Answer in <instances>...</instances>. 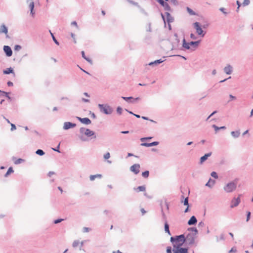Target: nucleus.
I'll use <instances>...</instances> for the list:
<instances>
[{"instance_id":"obj_10","label":"nucleus","mask_w":253,"mask_h":253,"mask_svg":"<svg viewBox=\"0 0 253 253\" xmlns=\"http://www.w3.org/2000/svg\"><path fill=\"white\" fill-rule=\"evenodd\" d=\"M201 40H198L196 41H191L189 42L190 46L191 47V50H195V49L199 46L201 42Z\"/></svg>"},{"instance_id":"obj_2","label":"nucleus","mask_w":253,"mask_h":253,"mask_svg":"<svg viewBox=\"0 0 253 253\" xmlns=\"http://www.w3.org/2000/svg\"><path fill=\"white\" fill-rule=\"evenodd\" d=\"M170 242L173 244H178V243H182V244L186 242V238L184 234H181L170 237Z\"/></svg>"},{"instance_id":"obj_33","label":"nucleus","mask_w":253,"mask_h":253,"mask_svg":"<svg viewBox=\"0 0 253 253\" xmlns=\"http://www.w3.org/2000/svg\"><path fill=\"white\" fill-rule=\"evenodd\" d=\"M187 230L189 231L193 232L192 233H193L194 235H197L198 233V231L197 229L195 227H189L187 229Z\"/></svg>"},{"instance_id":"obj_64","label":"nucleus","mask_w":253,"mask_h":253,"mask_svg":"<svg viewBox=\"0 0 253 253\" xmlns=\"http://www.w3.org/2000/svg\"><path fill=\"white\" fill-rule=\"evenodd\" d=\"M190 38L193 40H196L197 39V37L193 33L190 34Z\"/></svg>"},{"instance_id":"obj_35","label":"nucleus","mask_w":253,"mask_h":253,"mask_svg":"<svg viewBox=\"0 0 253 253\" xmlns=\"http://www.w3.org/2000/svg\"><path fill=\"white\" fill-rule=\"evenodd\" d=\"M13 172H14V170H13L12 167H10L8 169L6 172L4 174V176L7 177L10 174L13 173Z\"/></svg>"},{"instance_id":"obj_49","label":"nucleus","mask_w":253,"mask_h":253,"mask_svg":"<svg viewBox=\"0 0 253 253\" xmlns=\"http://www.w3.org/2000/svg\"><path fill=\"white\" fill-rule=\"evenodd\" d=\"M251 212L250 211L247 212V218L246 221L248 222L251 218Z\"/></svg>"},{"instance_id":"obj_54","label":"nucleus","mask_w":253,"mask_h":253,"mask_svg":"<svg viewBox=\"0 0 253 253\" xmlns=\"http://www.w3.org/2000/svg\"><path fill=\"white\" fill-rule=\"evenodd\" d=\"M139 8L140 9V12L142 14H144L146 16H148V13L143 8L141 7L140 6Z\"/></svg>"},{"instance_id":"obj_55","label":"nucleus","mask_w":253,"mask_h":253,"mask_svg":"<svg viewBox=\"0 0 253 253\" xmlns=\"http://www.w3.org/2000/svg\"><path fill=\"white\" fill-rule=\"evenodd\" d=\"M250 3V0H244V2L243 3V5L244 6L248 5Z\"/></svg>"},{"instance_id":"obj_34","label":"nucleus","mask_w":253,"mask_h":253,"mask_svg":"<svg viewBox=\"0 0 253 253\" xmlns=\"http://www.w3.org/2000/svg\"><path fill=\"white\" fill-rule=\"evenodd\" d=\"M212 127L214 129V130L216 132H217L218 130H219L220 129H225L226 128L225 126H222L219 127V126H216L215 125H213L212 126Z\"/></svg>"},{"instance_id":"obj_11","label":"nucleus","mask_w":253,"mask_h":253,"mask_svg":"<svg viewBox=\"0 0 253 253\" xmlns=\"http://www.w3.org/2000/svg\"><path fill=\"white\" fill-rule=\"evenodd\" d=\"M76 126L75 123H73L70 122H65L64 124L63 129L64 130H68L69 129L75 127Z\"/></svg>"},{"instance_id":"obj_3","label":"nucleus","mask_w":253,"mask_h":253,"mask_svg":"<svg viewBox=\"0 0 253 253\" xmlns=\"http://www.w3.org/2000/svg\"><path fill=\"white\" fill-rule=\"evenodd\" d=\"M182 243L173 244L172 251L174 253H188L187 248H182Z\"/></svg>"},{"instance_id":"obj_60","label":"nucleus","mask_w":253,"mask_h":253,"mask_svg":"<svg viewBox=\"0 0 253 253\" xmlns=\"http://www.w3.org/2000/svg\"><path fill=\"white\" fill-rule=\"evenodd\" d=\"M157 1L159 2L162 6L167 2L164 0H157Z\"/></svg>"},{"instance_id":"obj_21","label":"nucleus","mask_w":253,"mask_h":253,"mask_svg":"<svg viewBox=\"0 0 253 253\" xmlns=\"http://www.w3.org/2000/svg\"><path fill=\"white\" fill-rule=\"evenodd\" d=\"M3 74L4 75H9L12 74L13 77L15 76L14 69L12 67L7 68L3 70Z\"/></svg>"},{"instance_id":"obj_36","label":"nucleus","mask_w":253,"mask_h":253,"mask_svg":"<svg viewBox=\"0 0 253 253\" xmlns=\"http://www.w3.org/2000/svg\"><path fill=\"white\" fill-rule=\"evenodd\" d=\"M160 205L161 207V213L162 215L163 219L165 221V222H166V220H167V217L163 210L162 203H161Z\"/></svg>"},{"instance_id":"obj_1","label":"nucleus","mask_w":253,"mask_h":253,"mask_svg":"<svg viewBox=\"0 0 253 253\" xmlns=\"http://www.w3.org/2000/svg\"><path fill=\"white\" fill-rule=\"evenodd\" d=\"M98 107L100 112L105 115H110L113 112V109L108 104H98Z\"/></svg>"},{"instance_id":"obj_51","label":"nucleus","mask_w":253,"mask_h":253,"mask_svg":"<svg viewBox=\"0 0 253 253\" xmlns=\"http://www.w3.org/2000/svg\"><path fill=\"white\" fill-rule=\"evenodd\" d=\"M64 219L63 218H58L53 221V223L54 224H58L59 223H60L62 221H63Z\"/></svg>"},{"instance_id":"obj_24","label":"nucleus","mask_w":253,"mask_h":253,"mask_svg":"<svg viewBox=\"0 0 253 253\" xmlns=\"http://www.w3.org/2000/svg\"><path fill=\"white\" fill-rule=\"evenodd\" d=\"M224 72L227 75H230L232 72V67L230 65H228L224 67Z\"/></svg>"},{"instance_id":"obj_56","label":"nucleus","mask_w":253,"mask_h":253,"mask_svg":"<svg viewBox=\"0 0 253 253\" xmlns=\"http://www.w3.org/2000/svg\"><path fill=\"white\" fill-rule=\"evenodd\" d=\"M79 243H80L79 241H78L77 240L74 241L73 243V245H72L73 247H74V248L77 247L79 245Z\"/></svg>"},{"instance_id":"obj_53","label":"nucleus","mask_w":253,"mask_h":253,"mask_svg":"<svg viewBox=\"0 0 253 253\" xmlns=\"http://www.w3.org/2000/svg\"><path fill=\"white\" fill-rule=\"evenodd\" d=\"M142 119H143V120H148V121H151V122H153V123H156V122L153 120H151V119H150L149 118H148L147 117H145V116H142L141 117Z\"/></svg>"},{"instance_id":"obj_9","label":"nucleus","mask_w":253,"mask_h":253,"mask_svg":"<svg viewBox=\"0 0 253 253\" xmlns=\"http://www.w3.org/2000/svg\"><path fill=\"white\" fill-rule=\"evenodd\" d=\"M140 166L138 164H135L131 166L130 168V170L135 174H137L140 172L139 169Z\"/></svg>"},{"instance_id":"obj_28","label":"nucleus","mask_w":253,"mask_h":253,"mask_svg":"<svg viewBox=\"0 0 253 253\" xmlns=\"http://www.w3.org/2000/svg\"><path fill=\"white\" fill-rule=\"evenodd\" d=\"M215 181L214 180L212 179L211 178H210L206 184V186H207L210 188H212L213 186L214 185Z\"/></svg>"},{"instance_id":"obj_19","label":"nucleus","mask_w":253,"mask_h":253,"mask_svg":"<svg viewBox=\"0 0 253 253\" xmlns=\"http://www.w3.org/2000/svg\"><path fill=\"white\" fill-rule=\"evenodd\" d=\"M10 92H6L3 90H1L0 89V97L1 96H4L6 97L8 100V101L10 102L12 100V98L9 96Z\"/></svg>"},{"instance_id":"obj_20","label":"nucleus","mask_w":253,"mask_h":253,"mask_svg":"<svg viewBox=\"0 0 253 253\" xmlns=\"http://www.w3.org/2000/svg\"><path fill=\"white\" fill-rule=\"evenodd\" d=\"M159 142L154 141V142H152L151 143H146V142L142 143H141L140 145L142 146L149 147L157 146V145H159Z\"/></svg>"},{"instance_id":"obj_30","label":"nucleus","mask_w":253,"mask_h":253,"mask_svg":"<svg viewBox=\"0 0 253 253\" xmlns=\"http://www.w3.org/2000/svg\"><path fill=\"white\" fill-rule=\"evenodd\" d=\"M231 134L234 138H238L240 135V130L232 131L231 132Z\"/></svg>"},{"instance_id":"obj_62","label":"nucleus","mask_w":253,"mask_h":253,"mask_svg":"<svg viewBox=\"0 0 253 253\" xmlns=\"http://www.w3.org/2000/svg\"><path fill=\"white\" fill-rule=\"evenodd\" d=\"M90 230V229L88 227H84L83 229V232H88Z\"/></svg>"},{"instance_id":"obj_61","label":"nucleus","mask_w":253,"mask_h":253,"mask_svg":"<svg viewBox=\"0 0 253 253\" xmlns=\"http://www.w3.org/2000/svg\"><path fill=\"white\" fill-rule=\"evenodd\" d=\"M10 125L11 126L10 129L11 131H13L16 129V126L14 124L10 123Z\"/></svg>"},{"instance_id":"obj_22","label":"nucleus","mask_w":253,"mask_h":253,"mask_svg":"<svg viewBox=\"0 0 253 253\" xmlns=\"http://www.w3.org/2000/svg\"><path fill=\"white\" fill-rule=\"evenodd\" d=\"M197 223V219L195 216H192L187 222V224L189 225H195Z\"/></svg>"},{"instance_id":"obj_14","label":"nucleus","mask_w":253,"mask_h":253,"mask_svg":"<svg viewBox=\"0 0 253 253\" xmlns=\"http://www.w3.org/2000/svg\"><path fill=\"white\" fill-rule=\"evenodd\" d=\"M7 33H8L7 27L4 24H1L0 27V34H5L6 35V37L7 38H9V36L7 35Z\"/></svg>"},{"instance_id":"obj_13","label":"nucleus","mask_w":253,"mask_h":253,"mask_svg":"<svg viewBox=\"0 0 253 253\" xmlns=\"http://www.w3.org/2000/svg\"><path fill=\"white\" fill-rule=\"evenodd\" d=\"M77 119L82 124L85 125H89L91 124V121L88 118H81L79 117H77Z\"/></svg>"},{"instance_id":"obj_42","label":"nucleus","mask_w":253,"mask_h":253,"mask_svg":"<svg viewBox=\"0 0 253 253\" xmlns=\"http://www.w3.org/2000/svg\"><path fill=\"white\" fill-rule=\"evenodd\" d=\"M153 138V137L152 136H148V137H142L140 139V140L143 143H144V142L146 140H150L151 139Z\"/></svg>"},{"instance_id":"obj_37","label":"nucleus","mask_w":253,"mask_h":253,"mask_svg":"<svg viewBox=\"0 0 253 253\" xmlns=\"http://www.w3.org/2000/svg\"><path fill=\"white\" fill-rule=\"evenodd\" d=\"M122 98L126 102H131L130 101H132V99H133V97L132 96H129V97L122 96Z\"/></svg>"},{"instance_id":"obj_46","label":"nucleus","mask_w":253,"mask_h":253,"mask_svg":"<svg viewBox=\"0 0 253 253\" xmlns=\"http://www.w3.org/2000/svg\"><path fill=\"white\" fill-rule=\"evenodd\" d=\"M21 48H22V47H21V45H18V44H16V45H15V46H14V51H19Z\"/></svg>"},{"instance_id":"obj_52","label":"nucleus","mask_w":253,"mask_h":253,"mask_svg":"<svg viewBox=\"0 0 253 253\" xmlns=\"http://www.w3.org/2000/svg\"><path fill=\"white\" fill-rule=\"evenodd\" d=\"M86 129V128L84 127H81L80 129V133L82 135L84 134V132H85Z\"/></svg>"},{"instance_id":"obj_50","label":"nucleus","mask_w":253,"mask_h":253,"mask_svg":"<svg viewBox=\"0 0 253 253\" xmlns=\"http://www.w3.org/2000/svg\"><path fill=\"white\" fill-rule=\"evenodd\" d=\"M60 144L59 143L57 146L55 148H52V149L54 151H56V152H57L58 153H60Z\"/></svg>"},{"instance_id":"obj_25","label":"nucleus","mask_w":253,"mask_h":253,"mask_svg":"<svg viewBox=\"0 0 253 253\" xmlns=\"http://www.w3.org/2000/svg\"><path fill=\"white\" fill-rule=\"evenodd\" d=\"M164 230L166 233H168L169 235H171V234L169 230V223H168L167 220H166L164 224Z\"/></svg>"},{"instance_id":"obj_40","label":"nucleus","mask_w":253,"mask_h":253,"mask_svg":"<svg viewBox=\"0 0 253 253\" xmlns=\"http://www.w3.org/2000/svg\"><path fill=\"white\" fill-rule=\"evenodd\" d=\"M186 9H187V12L190 15H196V12H194L192 9H191L189 7H187Z\"/></svg>"},{"instance_id":"obj_38","label":"nucleus","mask_w":253,"mask_h":253,"mask_svg":"<svg viewBox=\"0 0 253 253\" xmlns=\"http://www.w3.org/2000/svg\"><path fill=\"white\" fill-rule=\"evenodd\" d=\"M36 154L42 156L45 154V153L42 150L39 149L36 151Z\"/></svg>"},{"instance_id":"obj_17","label":"nucleus","mask_w":253,"mask_h":253,"mask_svg":"<svg viewBox=\"0 0 253 253\" xmlns=\"http://www.w3.org/2000/svg\"><path fill=\"white\" fill-rule=\"evenodd\" d=\"M240 203V197H238L237 198H234L231 201V204L230 205V207L231 208H233L234 207L238 206L239 203Z\"/></svg>"},{"instance_id":"obj_58","label":"nucleus","mask_w":253,"mask_h":253,"mask_svg":"<svg viewBox=\"0 0 253 253\" xmlns=\"http://www.w3.org/2000/svg\"><path fill=\"white\" fill-rule=\"evenodd\" d=\"M110 157V154L109 152L106 153L104 155V158L105 160H108Z\"/></svg>"},{"instance_id":"obj_31","label":"nucleus","mask_w":253,"mask_h":253,"mask_svg":"<svg viewBox=\"0 0 253 253\" xmlns=\"http://www.w3.org/2000/svg\"><path fill=\"white\" fill-rule=\"evenodd\" d=\"M102 175L101 174H96L95 175H90L89 176L90 180L93 181L96 178H101Z\"/></svg>"},{"instance_id":"obj_57","label":"nucleus","mask_w":253,"mask_h":253,"mask_svg":"<svg viewBox=\"0 0 253 253\" xmlns=\"http://www.w3.org/2000/svg\"><path fill=\"white\" fill-rule=\"evenodd\" d=\"M166 252L167 253H172V252L173 251L171 247L170 246L167 247Z\"/></svg>"},{"instance_id":"obj_15","label":"nucleus","mask_w":253,"mask_h":253,"mask_svg":"<svg viewBox=\"0 0 253 253\" xmlns=\"http://www.w3.org/2000/svg\"><path fill=\"white\" fill-rule=\"evenodd\" d=\"M180 40L178 38H175V42L172 43V47L171 50H179L180 46Z\"/></svg>"},{"instance_id":"obj_44","label":"nucleus","mask_w":253,"mask_h":253,"mask_svg":"<svg viewBox=\"0 0 253 253\" xmlns=\"http://www.w3.org/2000/svg\"><path fill=\"white\" fill-rule=\"evenodd\" d=\"M211 175L215 179H217L218 178V174L215 171H212L211 173Z\"/></svg>"},{"instance_id":"obj_32","label":"nucleus","mask_w":253,"mask_h":253,"mask_svg":"<svg viewBox=\"0 0 253 253\" xmlns=\"http://www.w3.org/2000/svg\"><path fill=\"white\" fill-rule=\"evenodd\" d=\"M164 8V9L167 11L166 12H172V10L169 5V4L166 2L163 6Z\"/></svg>"},{"instance_id":"obj_43","label":"nucleus","mask_w":253,"mask_h":253,"mask_svg":"<svg viewBox=\"0 0 253 253\" xmlns=\"http://www.w3.org/2000/svg\"><path fill=\"white\" fill-rule=\"evenodd\" d=\"M24 162V160L23 159H21V158H19L18 159H17L15 162H14V164L15 165H18V164H20L23 162Z\"/></svg>"},{"instance_id":"obj_63","label":"nucleus","mask_w":253,"mask_h":253,"mask_svg":"<svg viewBox=\"0 0 253 253\" xmlns=\"http://www.w3.org/2000/svg\"><path fill=\"white\" fill-rule=\"evenodd\" d=\"M237 252V250L235 248L233 247L229 251L228 253H236Z\"/></svg>"},{"instance_id":"obj_6","label":"nucleus","mask_w":253,"mask_h":253,"mask_svg":"<svg viewBox=\"0 0 253 253\" xmlns=\"http://www.w3.org/2000/svg\"><path fill=\"white\" fill-rule=\"evenodd\" d=\"M161 15L165 25L166 21L168 23H170L174 21V18L169 12H166L165 14H164L163 13H161Z\"/></svg>"},{"instance_id":"obj_8","label":"nucleus","mask_w":253,"mask_h":253,"mask_svg":"<svg viewBox=\"0 0 253 253\" xmlns=\"http://www.w3.org/2000/svg\"><path fill=\"white\" fill-rule=\"evenodd\" d=\"M191 47L189 44L188 42H187L185 38H184L182 40V44L179 49L180 50L185 51L186 50H190Z\"/></svg>"},{"instance_id":"obj_27","label":"nucleus","mask_w":253,"mask_h":253,"mask_svg":"<svg viewBox=\"0 0 253 253\" xmlns=\"http://www.w3.org/2000/svg\"><path fill=\"white\" fill-rule=\"evenodd\" d=\"M133 190L136 192H143L146 190V186L145 185L139 186L137 187H134Z\"/></svg>"},{"instance_id":"obj_5","label":"nucleus","mask_w":253,"mask_h":253,"mask_svg":"<svg viewBox=\"0 0 253 253\" xmlns=\"http://www.w3.org/2000/svg\"><path fill=\"white\" fill-rule=\"evenodd\" d=\"M194 28L196 30L198 35L201 37H204L206 34V32H204L201 27V24L198 22H195L193 24Z\"/></svg>"},{"instance_id":"obj_29","label":"nucleus","mask_w":253,"mask_h":253,"mask_svg":"<svg viewBox=\"0 0 253 253\" xmlns=\"http://www.w3.org/2000/svg\"><path fill=\"white\" fill-rule=\"evenodd\" d=\"M81 54H82V57L85 59L86 61H87L88 63H89L90 64H92V60L85 56V53H84V51H81Z\"/></svg>"},{"instance_id":"obj_45","label":"nucleus","mask_w":253,"mask_h":253,"mask_svg":"<svg viewBox=\"0 0 253 253\" xmlns=\"http://www.w3.org/2000/svg\"><path fill=\"white\" fill-rule=\"evenodd\" d=\"M129 3L134 5H135L138 7H140V6L139 5L138 3L136 2H135L132 0H126Z\"/></svg>"},{"instance_id":"obj_7","label":"nucleus","mask_w":253,"mask_h":253,"mask_svg":"<svg viewBox=\"0 0 253 253\" xmlns=\"http://www.w3.org/2000/svg\"><path fill=\"white\" fill-rule=\"evenodd\" d=\"M197 235H194L193 233H189L186 238V242H187V244L189 246L193 245L195 243V238Z\"/></svg>"},{"instance_id":"obj_16","label":"nucleus","mask_w":253,"mask_h":253,"mask_svg":"<svg viewBox=\"0 0 253 253\" xmlns=\"http://www.w3.org/2000/svg\"><path fill=\"white\" fill-rule=\"evenodd\" d=\"M84 135L87 137L92 136L93 138H96V135H95V132L89 128H86L85 132H84Z\"/></svg>"},{"instance_id":"obj_41","label":"nucleus","mask_w":253,"mask_h":253,"mask_svg":"<svg viewBox=\"0 0 253 253\" xmlns=\"http://www.w3.org/2000/svg\"><path fill=\"white\" fill-rule=\"evenodd\" d=\"M50 33V34H51V36L52 37V39L53 40V41H54V43L59 45V42L56 40V39L55 38V37H54V36L53 35V34L50 31H49Z\"/></svg>"},{"instance_id":"obj_12","label":"nucleus","mask_w":253,"mask_h":253,"mask_svg":"<svg viewBox=\"0 0 253 253\" xmlns=\"http://www.w3.org/2000/svg\"><path fill=\"white\" fill-rule=\"evenodd\" d=\"M3 51L7 57H10L12 55V50L8 45H4Z\"/></svg>"},{"instance_id":"obj_39","label":"nucleus","mask_w":253,"mask_h":253,"mask_svg":"<svg viewBox=\"0 0 253 253\" xmlns=\"http://www.w3.org/2000/svg\"><path fill=\"white\" fill-rule=\"evenodd\" d=\"M149 170H145L142 172V176L145 178H147L149 176Z\"/></svg>"},{"instance_id":"obj_47","label":"nucleus","mask_w":253,"mask_h":253,"mask_svg":"<svg viewBox=\"0 0 253 253\" xmlns=\"http://www.w3.org/2000/svg\"><path fill=\"white\" fill-rule=\"evenodd\" d=\"M116 111L119 115H121L123 112V109L121 107L118 106L117 108Z\"/></svg>"},{"instance_id":"obj_48","label":"nucleus","mask_w":253,"mask_h":253,"mask_svg":"<svg viewBox=\"0 0 253 253\" xmlns=\"http://www.w3.org/2000/svg\"><path fill=\"white\" fill-rule=\"evenodd\" d=\"M216 241L217 242H219V240H224V236L223 234H221L220 235L219 238H218V236H216Z\"/></svg>"},{"instance_id":"obj_23","label":"nucleus","mask_w":253,"mask_h":253,"mask_svg":"<svg viewBox=\"0 0 253 253\" xmlns=\"http://www.w3.org/2000/svg\"><path fill=\"white\" fill-rule=\"evenodd\" d=\"M181 203H183L184 206H189L190 204H189V197H187L186 198L184 197L183 195L181 196L180 199Z\"/></svg>"},{"instance_id":"obj_26","label":"nucleus","mask_w":253,"mask_h":253,"mask_svg":"<svg viewBox=\"0 0 253 253\" xmlns=\"http://www.w3.org/2000/svg\"><path fill=\"white\" fill-rule=\"evenodd\" d=\"M165 61V60H162V59H160L158 60H155L154 61L151 62L148 64V65L149 66H154V65H157L158 64H160L163 62Z\"/></svg>"},{"instance_id":"obj_59","label":"nucleus","mask_w":253,"mask_h":253,"mask_svg":"<svg viewBox=\"0 0 253 253\" xmlns=\"http://www.w3.org/2000/svg\"><path fill=\"white\" fill-rule=\"evenodd\" d=\"M219 10L221 11L225 15H227L228 13L225 11V8L224 7H220Z\"/></svg>"},{"instance_id":"obj_18","label":"nucleus","mask_w":253,"mask_h":253,"mask_svg":"<svg viewBox=\"0 0 253 253\" xmlns=\"http://www.w3.org/2000/svg\"><path fill=\"white\" fill-rule=\"evenodd\" d=\"M212 154V152H210L209 153L205 154L204 156H202L200 159V164H202L204 162H205L209 157H210Z\"/></svg>"},{"instance_id":"obj_4","label":"nucleus","mask_w":253,"mask_h":253,"mask_svg":"<svg viewBox=\"0 0 253 253\" xmlns=\"http://www.w3.org/2000/svg\"><path fill=\"white\" fill-rule=\"evenodd\" d=\"M237 181L236 179L228 183L224 187V190L227 193H231L234 191L237 187Z\"/></svg>"}]
</instances>
